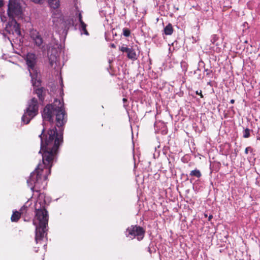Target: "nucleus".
Returning <instances> with one entry per match:
<instances>
[{
  "label": "nucleus",
  "instance_id": "nucleus-45",
  "mask_svg": "<svg viewBox=\"0 0 260 260\" xmlns=\"http://www.w3.org/2000/svg\"><path fill=\"white\" fill-rule=\"evenodd\" d=\"M235 103V100L234 99H232L230 101V103L234 104Z\"/></svg>",
  "mask_w": 260,
  "mask_h": 260
},
{
  "label": "nucleus",
  "instance_id": "nucleus-35",
  "mask_svg": "<svg viewBox=\"0 0 260 260\" xmlns=\"http://www.w3.org/2000/svg\"><path fill=\"white\" fill-rule=\"evenodd\" d=\"M105 39L107 41H109L111 40V39L108 37V32H105Z\"/></svg>",
  "mask_w": 260,
  "mask_h": 260
},
{
  "label": "nucleus",
  "instance_id": "nucleus-54",
  "mask_svg": "<svg viewBox=\"0 0 260 260\" xmlns=\"http://www.w3.org/2000/svg\"><path fill=\"white\" fill-rule=\"evenodd\" d=\"M156 125V122L154 123V126L155 127Z\"/></svg>",
  "mask_w": 260,
  "mask_h": 260
},
{
  "label": "nucleus",
  "instance_id": "nucleus-50",
  "mask_svg": "<svg viewBox=\"0 0 260 260\" xmlns=\"http://www.w3.org/2000/svg\"><path fill=\"white\" fill-rule=\"evenodd\" d=\"M174 9H175L176 10H178V8H176L175 6L174 7Z\"/></svg>",
  "mask_w": 260,
  "mask_h": 260
},
{
  "label": "nucleus",
  "instance_id": "nucleus-27",
  "mask_svg": "<svg viewBox=\"0 0 260 260\" xmlns=\"http://www.w3.org/2000/svg\"><path fill=\"white\" fill-rule=\"evenodd\" d=\"M193 127L194 129L195 130V131L196 132L199 133V134H200L202 132V129H200L198 126L196 124H194L193 125Z\"/></svg>",
  "mask_w": 260,
  "mask_h": 260
},
{
  "label": "nucleus",
  "instance_id": "nucleus-29",
  "mask_svg": "<svg viewBox=\"0 0 260 260\" xmlns=\"http://www.w3.org/2000/svg\"><path fill=\"white\" fill-rule=\"evenodd\" d=\"M253 149L251 147H247L245 148V153L248 154V152L250 151V152H253Z\"/></svg>",
  "mask_w": 260,
  "mask_h": 260
},
{
  "label": "nucleus",
  "instance_id": "nucleus-3",
  "mask_svg": "<svg viewBox=\"0 0 260 260\" xmlns=\"http://www.w3.org/2000/svg\"><path fill=\"white\" fill-rule=\"evenodd\" d=\"M39 107L38 101L36 98H32L29 100L21 117L22 122L25 124H28L30 120L38 114Z\"/></svg>",
  "mask_w": 260,
  "mask_h": 260
},
{
  "label": "nucleus",
  "instance_id": "nucleus-17",
  "mask_svg": "<svg viewBox=\"0 0 260 260\" xmlns=\"http://www.w3.org/2000/svg\"><path fill=\"white\" fill-rule=\"evenodd\" d=\"M86 26L87 25L84 22H80L79 29L81 32V34H83L86 36H88L89 33L86 29Z\"/></svg>",
  "mask_w": 260,
  "mask_h": 260
},
{
  "label": "nucleus",
  "instance_id": "nucleus-28",
  "mask_svg": "<svg viewBox=\"0 0 260 260\" xmlns=\"http://www.w3.org/2000/svg\"><path fill=\"white\" fill-rule=\"evenodd\" d=\"M197 75V79L198 80H202L204 78V75H202L201 73V71H198V74H196Z\"/></svg>",
  "mask_w": 260,
  "mask_h": 260
},
{
  "label": "nucleus",
  "instance_id": "nucleus-21",
  "mask_svg": "<svg viewBox=\"0 0 260 260\" xmlns=\"http://www.w3.org/2000/svg\"><path fill=\"white\" fill-rule=\"evenodd\" d=\"M244 130L243 131V137L244 138H248L250 136V132H252V130L249 129L248 128H243Z\"/></svg>",
  "mask_w": 260,
  "mask_h": 260
},
{
  "label": "nucleus",
  "instance_id": "nucleus-8",
  "mask_svg": "<svg viewBox=\"0 0 260 260\" xmlns=\"http://www.w3.org/2000/svg\"><path fill=\"white\" fill-rule=\"evenodd\" d=\"M119 50L123 53H126V56L128 59L133 61L137 59L136 51L133 47H128L126 45L123 44L119 47Z\"/></svg>",
  "mask_w": 260,
  "mask_h": 260
},
{
  "label": "nucleus",
  "instance_id": "nucleus-25",
  "mask_svg": "<svg viewBox=\"0 0 260 260\" xmlns=\"http://www.w3.org/2000/svg\"><path fill=\"white\" fill-rule=\"evenodd\" d=\"M66 23L69 25L74 26V21L73 18L67 20Z\"/></svg>",
  "mask_w": 260,
  "mask_h": 260
},
{
  "label": "nucleus",
  "instance_id": "nucleus-24",
  "mask_svg": "<svg viewBox=\"0 0 260 260\" xmlns=\"http://www.w3.org/2000/svg\"><path fill=\"white\" fill-rule=\"evenodd\" d=\"M181 67L184 72H186L188 68V64L185 61H182L181 62Z\"/></svg>",
  "mask_w": 260,
  "mask_h": 260
},
{
  "label": "nucleus",
  "instance_id": "nucleus-12",
  "mask_svg": "<svg viewBox=\"0 0 260 260\" xmlns=\"http://www.w3.org/2000/svg\"><path fill=\"white\" fill-rule=\"evenodd\" d=\"M219 37L217 35L214 34L212 35L211 37V42L213 45H215L216 46H217V48L216 49V51L219 52L220 51V48H219V44L216 42L219 40Z\"/></svg>",
  "mask_w": 260,
  "mask_h": 260
},
{
  "label": "nucleus",
  "instance_id": "nucleus-26",
  "mask_svg": "<svg viewBox=\"0 0 260 260\" xmlns=\"http://www.w3.org/2000/svg\"><path fill=\"white\" fill-rule=\"evenodd\" d=\"M30 1L35 4H39V5L43 4L45 2V0H30Z\"/></svg>",
  "mask_w": 260,
  "mask_h": 260
},
{
  "label": "nucleus",
  "instance_id": "nucleus-37",
  "mask_svg": "<svg viewBox=\"0 0 260 260\" xmlns=\"http://www.w3.org/2000/svg\"><path fill=\"white\" fill-rule=\"evenodd\" d=\"M148 60H149V64H148V67H147L148 68V70H150L151 67V59L149 58H148Z\"/></svg>",
  "mask_w": 260,
  "mask_h": 260
},
{
  "label": "nucleus",
  "instance_id": "nucleus-41",
  "mask_svg": "<svg viewBox=\"0 0 260 260\" xmlns=\"http://www.w3.org/2000/svg\"><path fill=\"white\" fill-rule=\"evenodd\" d=\"M110 46L111 48H116V45L114 44H113V43L110 44Z\"/></svg>",
  "mask_w": 260,
  "mask_h": 260
},
{
  "label": "nucleus",
  "instance_id": "nucleus-53",
  "mask_svg": "<svg viewBox=\"0 0 260 260\" xmlns=\"http://www.w3.org/2000/svg\"><path fill=\"white\" fill-rule=\"evenodd\" d=\"M43 202H44V204H46V201H45V199L43 200Z\"/></svg>",
  "mask_w": 260,
  "mask_h": 260
},
{
  "label": "nucleus",
  "instance_id": "nucleus-20",
  "mask_svg": "<svg viewBox=\"0 0 260 260\" xmlns=\"http://www.w3.org/2000/svg\"><path fill=\"white\" fill-rule=\"evenodd\" d=\"M34 209L32 208L26 209L24 211H20L21 212L22 215H25L29 216L31 217L33 215Z\"/></svg>",
  "mask_w": 260,
  "mask_h": 260
},
{
  "label": "nucleus",
  "instance_id": "nucleus-42",
  "mask_svg": "<svg viewBox=\"0 0 260 260\" xmlns=\"http://www.w3.org/2000/svg\"><path fill=\"white\" fill-rule=\"evenodd\" d=\"M213 218V216L212 215H210L209 216H208V221H210Z\"/></svg>",
  "mask_w": 260,
  "mask_h": 260
},
{
  "label": "nucleus",
  "instance_id": "nucleus-55",
  "mask_svg": "<svg viewBox=\"0 0 260 260\" xmlns=\"http://www.w3.org/2000/svg\"><path fill=\"white\" fill-rule=\"evenodd\" d=\"M254 204H255V203H254V202H253V203H252L251 204V205H253Z\"/></svg>",
  "mask_w": 260,
  "mask_h": 260
},
{
  "label": "nucleus",
  "instance_id": "nucleus-56",
  "mask_svg": "<svg viewBox=\"0 0 260 260\" xmlns=\"http://www.w3.org/2000/svg\"><path fill=\"white\" fill-rule=\"evenodd\" d=\"M228 200H229V201H231V199H230V198H229L228 199Z\"/></svg>",
  "mask_w": 260,
  "mask_h": 260
},
{
  "label": "nucleus",
  "instance_id": "nucleus-2",
  "mask_svg": "<svg viewBox=\"0 0 260 260\" xmlns=\"http://www.w3.org/2000/svg\"><path fill=\"white\" fill-rule=\"evenodd\" d=\"M38 199L35 204V216L33 224L36 226L35 241L37 244L41 243L44 238V235H47L48 229L49 214L45 206L41 204L43 197L37 196Z\"/></svg>",
  "mask_w": 260,
  "mask_h": 260
},
{
  "label": "nucleus",
  "instance_id": "nucleus-58",
  "mask_svg": "<svg viewBox=\"0 0 260 260\" xmlns=\"http://www.w3.org/2000/svg\"><path fill=\"white\" fill-rule=\"evenodd\" d=\"M109 63H110L111 61V60H109Z\"/></svg>",
  "mask_w": 260,
  "mask_h": 260
},
{
  "label": "nucleus",
  "instance_id": "nucleus-19",
  "mask_svg": "<svg viewBox=\"0 0 260 260\" xmlns=\"http://www.w3.org/2000/svg\"><path fill=\"white\" fill-rule=\"evenodd\" d=\"M156 245L154 244L152 242H151L147 247V251L150 254L154 253L156 251Z\"/></svg>",
  "mask_w": 260,
  "mask_h": 260
},
{
  "label": "nucleus",
  "instance_id": "nucleus-5",
  "mask_svg": "<svg viewBox=\"0 0 260 260\" xmlns=\"http://www.w3.org/2000/svg\"><path fill=\"white\" fill-rule=\"evenodd\" d=\"M145 230L142 226L138 225H132L128 226L124 232V234L127 238L133 240L135 238L140 241L145 236Z\"/></svg>",
  "mask_w": 260,
  "mask_h": 260
},
{
  "label": "nucleus",
  "instance_id": "nucleus-7",
  "mask_svg": "<svg viewBox=\"0 0 260 260\" xmlns=\"http://www.w3.org/2000/svg\"><path fill=\"white\" fill-rule=\"evenodd\" d=\"M42 81L40 77L35 78L33 81L31 80V83L33 86V93L37 94L39 100L40 102L43 103L46 95V89L41 86Z\"/></svg>",
  "mask_w": 260,
  "mask_h": 260
},
{
  "label": "nucleus",
  "instance_id": "nucleus-1",
  "mask_svg": "<svg viewBox=\"0 0 260 260\" xmlns=\"http://www.w3.org/2000/svg\"><path fill=\"white\" fill-rule=\"evenodd\" d=\"M43 128L39 135L40 139L39 154L42 155V163H39L31 173L27 183L32 191L39 195H45L42 190L47 185L46 180L50 175L51 168L57 162L60 147L63 143V132L68 121L63 99L54 100L47 104L41 112Z\"/></svg>",
  "mask_w": 260,
  "mask_h": 260
},
{
  "label": "nucleus",
  "instance_id": "nucleus-48",
  "mask_svg": "<svg viewBox=\"0 0 260 260\" xmlns=\"http://www.w3.org/2000/svg\"><path fill=\"white\" fill-rule=\"evenodd\" d=\"M60 81H61V85L62 86V85H63V81H62V78H61V80H60Z\"/></svg>",
  "mask_w": 260,
  "mask_h": 260
},
{
  "label": "nucleus",
  "instance_id": "nucleus-9",
  "mask_svg": "<svg viewBox=\"0 0 260 260\" xmlns=\"http://www.w3.org/2000/svg\"><path fill=\"white\" fill-rule=\"evenodd\" d=\"M203 70L204 75L205 77H211L212 75V70L205 68V62L201 60L198 63V69L194 71V74H198V71Z\"/></svg>",
  "mask_w": 260,
  "mask_h": 260
},
{
  "label": "nucleus",
  "instance_id": "nucleus-36",
  "mask_svg": "<svg viewBox=\"0 0 260 260\" xmlns=\"http://www.w3.org/2000/svg\"><path fill=\"white\" fill-rule=\"evenodd\" d=\"M196 93L197 94L200 95L201 96V98H203V95L202 93V90H200V91L197 90V91H196Z\"/></svg>",
  "mask_w": 260,
  "mask_h": 260
},
{
  "label": "nucleus",
  "instance_id": "nucleus-32",
  "mask_svg": "<svg viewBox=\"0 0 260 260\" xmlns=\"http://www.w3.org/2000/svg\"><path fill=\"white\" fill-rule=\"evenodd\" d=\"M169 149H170L169 147H168V146L164 147L163 148V150H162L164 154H165V155H167L168 153V151L169 150Z\"/></svg>",
  "mask_w": 260,
  "mask_h": 260
},
{
  "label": "nucleus",
  "instance_id": "nucleus-30",
  "mask_svg": "<svg viewBox=\"0 0 260 260\" xmlns=\"http://www.w3.org/2000/svg\"><path fill=\"white\" fill-rule=\"evenodd\" d=\"M189 177L190 176H189V175H187V174H181V177L182 178H183L185 181H187V180H189L190 179L189 178Z\"/></svg>",
  "mask_w": 260,
  "mask_h": 260
},
{
  "label": "nucleus",
  "instance_id": "nucleus-16",
  "mask_svg": "<svg viewBox=\"0 0 260 260\" xmlns=\"http://www.w3.org/2000/svg\"><path fill=\"white\" fill-rule=\"evenodd\" d=\"M14 21V28L15 32L16 34L19 36H21V32L20 30V24L17 22V21L15 19L13 20Z\"/></svg>",
  "mask_w": 260,
  "mask_h": 260
},
{
  "label": "nucleus",
  "instance_id": "nucleus-47",
  "mask_svg": "<svg viewBox=\"0 0 260 260\" xmlns=\"http://www.w3.org/2000/svg\"><path fill=\"white\" fill-rule=\"evenodd\" d=\"M204 216H205V217H207L208 216L207 214V213H204Z\"/></svg>",
  "mask_w": 260,
  "mask_h": 260
},
{
  "label": "nucleus",
  "instance_id": "nucleus-46",
  "mask_svg": "<svg viewBox=\"0 0 260 260\" xmlns=\"http://www.w3.org/2000/svg\"><path fill=\"white\" fill-rule=\"evenodd\" d=\"M60 94H63V89H60Z\"/></svg>",
  "mask_w": 260,
  "mask_h": 260
},
{
  "label": "nucleus",
  "instance_id": "nucleus-43",
  "mask_svg": "<svg viewBox=\"0 0 260 260\" xmlns=\"http://www.w3.org/2000/svg\"><path fill=\"white\" fill-rule=\"evenodd\" d=\"M112 33L113 36H117V34L116 32H114V29L112 30Z\"/></svg>",
  "mask_w": 260,
  "mask_h": 260
},
{
  "label": "nucleus",
  "instance_id": "nucleus-11",
  "mask_svg": "<svg viewBox=\"0 0 260 260\" xmlns=\"http://www.w3.org/2000/svg\"><path fill=\"white\" fill-rule=\"evenodd\" d=\"M189 176L190 177L189 180L190 182H192L196 178L200 179L202 177V174L199 169L196 168L190 172Z\"/></svg>",
  "mask_w": 260,
  "mask_h": 260
},
{
  "label": "nucleus",
  "instance_id": "nucleus-49",
  "mask_svg": "<svg viewBox=\"0 0 260 260\" xmlns=\"http://www.w3.org/2000/svg\"><path fill=\"white\" fill-rule=\"evenodd\" d=\"M257 140H260V137H257Z\"/></svg>",
  "mask_w": 260,
  "mask_h": 260
},
{
  "label": "nucleus",
  "instance_id": "nucleus-44",
  "mask_svg": "<svg viewBox=\"0 0 260 260\" xmlns=\"http://www.w3.org/2000/svg\"><path fill=\"white\" fill-rule=\"evenodd\" d=\"M4 5V1H0V8Z\"/></svg>",
  "mask_w": 260,
  "mask_h": 260
},
{
  "label": "nucleus",
  "instance_id": "nucleus-10",
  "mask_svg": "<svg viewBox=\"0 0 260 260\" xmlns=\"http://www.w3.org/2000/svg\"><path fill=\"white\" fill-rule=\"evenodd\" d=\"M31 38L34 41L35 44L38 47H40L42 44L43 39L39 32L36 30L31 33Z\"/></svg>",
  "mask_w": 260,
  "mask_h": 260
},
{
  "label": "nucleus",
  "instance_id": "nucleus-22",
  "mask_svg": "<svg viewBox=\"0 0 260 260\" xmlns=\"http://www.w3.org/2000/svg\"><path fill=\"white\" fill-rule=\"evenodd\" d=\"M49 63L50 65L52 67L54 63H55L56 61V56L55 55H51L50 57L49 58Z\"/></svg>",
  "mask_w": 260,
  "mask_h": 260
},
{
  "label": "nucleus",
  "instance_id": "nucleus-57",
  "mask_svg": "<svg viewBox=\"0 0 260 260\" xmlns=\"http://www.w3.org/2000/svg\"><path fill=\"white\" fill-rule=\"evenodd\" d=\"M139 197V198H138V200H140V196H138Z\"/></svg>",
  "mask_w": 260,
  "mask_h": 260
},
{
  "label": "nucleus",
  "instance_id": "nucleus-33",
  "mask_svg": "<svg viewBox=\"0 0 260 260\" xmlns=\"http://www.w3.org/2000/svg\"><path fill=\"white\" fill-rule=\"evenodd\" d=\"M21 216L23 217L24 220L25 221H29L30 220L31 217H29V216L25 215H21Z\"/></svg>",
  "mask_w": 260,
  "mask_h": 260
},
{
  "label": "nucleus",
  "instance_id": "nucleus-6",
  "mask_svg": "<svg viewBox=\"0 0 260 260\" xmlns=\"http://www.w3.org/2000/svg\"><path fill=\"white\" fill-rule=\"evenodd\" d=\"M23 13L20 0H9L8 5L7 14L13 20L15 17H21Z\"/></svg>",
  "mask_w": 260,
  "mask_h": 260
},
{
  "label": "nucleus",
  "instance_id": "nucleus-39",
  "mask_svg": "<svg viewBox=\"0 0 260 260\" xmlns=\"http://www.w3.org/2000/svg\"><path fill=\"white\" fill-rule=\"evenodd\" d=\"M122 101H123V102L124 103V106H125L126 105H125V104L127 102V100L125 98H123L122 99Z\"/></svg>",
  "mask_w": 260,
  "mask_h": 260
},
{
  "label": "nucleus",
  "instance_id": "nucleus-13",
  "mask_svg": "<svg viewBox=\"0 0 260 260\" xmlns=\"http://www.w3.org/2000/svg\"><path fill=\"white\" fill-rule=\"evenodd\" d=\"M22 215L21 212L20 210L19 211H14L11 217V220L12 222H17L18 220L20 219L21 216Z\"/></svg>",
  "mask_w": 260,
  "mask_h": 260
},
{
  "label": "nucleus",
  "instance_id": "nucleus-38",
  "mask_svg": "<svg viewBox=\"0 0 260 260\" xmlns=\"http://www.w3.org/2000/svg\"><path fill=\"white\" fill-rule=\"evenodd\" d=\"M191 39H192L193 43H196L197 42V41L198 40V39L197 40L196 38H194V37H192Z\"/></svg>",
  "mask_w": 260,
  "mask_h": 260
},
{
  "label": "nucleus",
  "instance_id": "nucleus-59",
  "mask_svg": "<svg viewBox=\"0 0 260 260\" xmlns=\"http://www.w3.org/2000/svg\"><path fill=\"white\" fill-rule=\"evenodd\" d=\"M0 1H3V0H0Z\"/></svg>",
  "mask_w": 260,
  "mask_h": 260
},
{
  "label": "nucleus",
  "instance_id": "nucleus-31",
  "mask_svg": "<svg viewBox=\"0 0 260 260\" xmlns=\"http://www.w3.org/2000/svg\"><path fill=\"white\" fill-rule=\"evenodd\" d=\"M76 15H77V13L76 14ZM78 18L79 23L81 22H83V21L82 20V16L81 13L79 11H78Z\"/></svg>",
  "mask_w": 260,
  "mask_h": 260
},
{
  "label": "nucleus",
  "instance_id": "nucleus-52",
  "mask_svg": "<svg viewBox=\"0 0 260 260\" xmlns=\"http://www.w3.org/2000/svg\"><path fill=\"white\" fill-rule=\"evenodd\" d=\"M38 251V249H36V250H35V252H37Z\"/></svg>",
  "mask_w": 260,
  "mask_h": 260
},
{
  "label": "nucleus",
  "instance_id": "nucleus-4",
  "mask_svg": "<svg viewBox=\"0 0 260 260\" xmlns=\"http://www.w3.org/2000/svg\"><path fill=\"white\" fill-rule=\"evenodd\" d=\"M37 56L35 53H28L26 57V63L29 71V76L32 81L35 78L40 77V72L37 67Z\"/></svg>",
  "mask_w": 260,
  "mask_h": 260
},
{
  "label": "nucleus",
  "instance_id": "nucleus-14",
  "mask_svg": "<svg viewBox=\"0 0 260 260\" xmlns=\"http://www.w3.org/2000/svg\"><path fill=\"white\" fill-rule=\"evenodd\" d=\"M49 6L53 9H57L60 6L59 0H48Z\"/></svg>",
  "mask_w": 260,
  "mask_h": 260
},
{
  "label": "nucleus",
  "instance_id": "nucleus-34",
  "mask_svg": "<svg viewBox=\"0 0 260 260\" xmlns=\"http://www.w3.org/2000/svg\"><path fill=\"white\" fill-rule=\"evenodd\" d=\"M255 184L258 186H260V176H258L255 179Z\"/></svg>",
  "mask_w": 260,
  "mask_h": 260
},
{
  "label": "nucleus",
  "instance_id": "nucleus-23",
  "mask_svg": "<svg viewBox=\"0 0 260 260\" xmlns=\"http://www.w3.org/2000/svg\"><path fill=\"white\" fill-rule=\"evenodd\" d=\"M122 34L124 37H128L131 35V31L128 28L124 27L122 29Z\"/></svg>",
  "mask_w": 260,
  "mask_h": 260
},
{
  "label": "nucleus",
  "instance_id": "nucleus-51",
  "mask_svg": "<svg viewBox=\"0 0 260 260\" xmlns=\"http://www.w3.org/2000/svg\"><path fill=\"white\" fill-rule=\"evenodd\" d=\"M250 198L252 199V201L253 200V197L252 196H250Z\"/></svg>",
  "mask_w": 260,
  "mask_h": 260
},
{
  "label": "nucleus",
  "instance_id": "nucleus-15",
  "mask_svg": "<svg viewBox=\"0 0 260 260\" xmlns=\"http://www.w3.org/2000/svg\"><path fill=\"white\" fill-rule=\"evenodd\" d=\"M164 33L166 35H171L173 32V28L171 23H169L164 29Z\"/></svg>",
  "mask_w": 260,
  "mask_h": 260
},
{
  "label": "nucleus",
  "instance_id": "nucleus-40",
  "mask_svg": "<svg viewBox=\"0 0 260 260\" xmlns=\"http://www.w3.org/2000/svg\"><path fill=\"white\" fill-rule=\"evenodd\" d=\"M172 199H171V200H172L173 201H175V200H176V197L177 196H170Z\"/></svg>",
  "mask_w": 260,
  "mask_h": 260
},
{
  "label": "nucleus",
  "instance_id": "nucleus-18",
  "mask_svg": "<svg viewBox=\"0 0 260 260\" xmlns=\"http://www.w3.org/2000/svg\"><path fill=\"white\" fill-rule=\"evenodd\" d=\"M32 201L29 199L24 204V205L20 209V211H24L26 209L32 208L34 209L35 208V205L34 206H32Z\"/></svg>",
  "mask_w": 260,
  "mask_h": 260
}]
</instances>
